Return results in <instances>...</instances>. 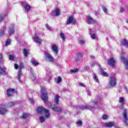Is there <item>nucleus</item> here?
<instances>
[{"label":"nucleus","instance_id":"obj_1","mask_svg":"<svg viewBox=\"0 0 128 128\" xmlns=\"http://www.w3.org/2000/svg\"><path fill=\"white\" fill-rule=\"evenodd\" d=\"M37 112L40 114H44L46 118H50V110L44 108V107H38L37 108Z\"/></svg>","mask_w":128,"mask_h":128},{"label":"nucleus","instance_id":"obj_2","mask_svg":"<svg viewBox=\"0 0 128 128\" xmlns=\"http://www.w3.org/2000/svg\"><path fill=\"white\" fill-rule=\"evenodd\" d=\"M16 104V103L14 102H10L8 104L7 106L6 104H4L2 106H0V114H6L8 112V110L6 109V108H12V106H14Z\"/></svg>","mask_w":128,"mask_h":128},{"label":"nucleus","instance_id":"obj_3","mask_svg":"<svg viewBox=\"0 0 128 128\" xmlns=\"http://www.w3.org/2000/svg\"><path fill=\"white\" fill-rule=\"evenodd\" d=\"M32 38L33 40V42H36L37 44H42V40L40 38V34H36L34 37Z\"/></svg>","mask_w":128,"mask_h":128},{"label":"nucleus","instance_id":"obj_4","mask_svg":"<svg viewBox=\"0 0 128 128\" xmlns=\"http://www.w3.org/2000/svg\"><path fill=\"white\" fill-rule=\"evenodd\" d=\"M41 92L42 94L41 98L44 102H48V94L46 92V89L42 88L41 89Z\"/></svg>","mask_w":128,"mask_h":128},{"label":"nucleus","instance_id":"obj_5","mask_svg":"<svg viewBox=\"0 0 128 128\" xmlns=\"http://www.w3.org/2000/svg\"><path fill=\"white\" fill-rule=\"evenodd\" d=\"M124 54H124V52H122V54L120 55V56L121 58V60L123 62L124 64L126 70H128V59H126V58H124Z\"/></svg>","mask_w":128,"mask_h":128},{"label":"nucleus","instance_id":"obj_6","mask_svg":"<svg viewBox=\"0 0 128 128\" xmlns=\"http://www.w3.org/2000/svg\"><path fill=\"white\" fill-rule=\"evenodd\" d=\"M109 84L110 86H114L116 84V76H110V78Z\"/></svg>","mask_w":128,"mask_h":128},{"label":"nucleus","instance_id":"obj_7","mask_svg":"<svg viewBox=\"0 0 128 128\" xmlns=\"http://www.w3.org/2000/svg\"><path fill=\"white\" fill-rule=\"evenodd\" d=\"M83 54L84 53L82 52H78L76 58V61L77 62H80L82 60Z\"/></svg>","mask_w":128,"mask_h":128},{"label":"nucleus","instance_id":"obj_8","mask_svg":"<svg viewBox=\"0 0 128 128\" xmlns=\"http://www.w3.org/2000/svg\"><path fill=\"white\" fill-rule=\"evenodd\" d=\"M108 64L109 66H110L112 68L116 66V60L114 58H110L108 60Z\"/></svg>","mask_w":128,"mask_h":128},{"label":"nucleus","instance_id":"obj_9","mask_svg":"<svg viewBox=\"0 0 128 128\" xmlns=\"http://www.w3.org/2000/svg\"><path fill=\"white\" fill-rule=\"evenodd\" d=\"M76 24V20H74L73 16H70L67 20L66 24Z\"/></svg>","mask_w":128,"mask_h":128},{"label":"nucleus","instance_id":"obj_10","mask_svg":"<svg viewBox=\"0 0 128 128\" xmlns=\"http://www.w3.org/2000/svg\"><path fill=\"white\" fill-rule=\"evenodd\" d=\"M14 94V89L9 88L6 90V94L8 96H12Z\"/></svg>","mask_w":128,"mask_h":128},{"label":"nucleus","instance_id":"obj_11","mask_svg":"<svg viewBox=\"0 0 128 128\" xmlns=\"http://www.w3.org/2000/svg\"><path fill=\"white\" fill-rule=\"evenodd\" d=\"M86 22L88 24H91L96 23V21H94V19H92V17L90 16H87L86 17Z\"/></svg>","mask_w":128,"mask_h":128},{"label":"nucleus","instance_id":"obj_12","mask_svg":"<svg viewBox=\"0 0 128 128\" xmlns=\"http://www.w3.org/2000/svg\"><path fill=\"white\" fill-rule=\"evenodd\" d=\"M52 14L54 16H58L60 14V10L58 8H56L52 12Z\"/></svg>","mask_w":128,"mask_h":128},{"label":"nucleus","instance_id":"obj_13","mask_svg":"<svg viewBox=\"0 0 128 128\" xmlns=\"http://www.w3.org/2000/svg\"><path fill=\"white\" fill-rule=\"evenodd\" d=\"M8 32L10 36L13 34L14 32V24H13L10 26Z\"/></svg>","mask_w":128,"mask_h":128},{"label":"nucleus","instance_id":"obj_14","mask_svg":"<svg viewBox=\"0 0 128 128\" xmlns=\"http://www.w3.org/2000/svg\"><path fill=\"white\" fill-rule=\"evenodd\" d=\"M21 4L22 5V6H24V9L27 12H28V10H30V6L28 4L24 2H22Z\"/></svg>","mask_w":128,"mask_h":128},{"label":"nucleus","instance_id":"obj_15","mask_svg":"<svg viewBox=\"0 0 128 128\" xmlns=\"http://www.w3.org/2000/svg\"><path fill=\"white\" fill-rule=\"evenodd\" d=\"M80 110H92V107L88 105H84V106H80Z\"/></svg>","mask_w":128,"mask_h":128},{"label":"nucleus","instance_id":"obj_16","mask_svg":"<svg viewBox=\"0 0 128 128\" xmlns=\"http://www.w3.org/2000/svg\"><path fill=\"white\" fill-rule=\"evenodd\" d=\"M128 114L126 113V110H124L123 111V116L125 120V124H128Z\"/></svg>","mask_w":128,"mask_h":128},{"label":"nucleus","instance_id":"obj_17","mask_svg":"<svg viewBox=\"0 0 128 128\" xmlns=\"http://www.w3.org/2000/svg\"><path fill=\"white\" fill-rule=\"evenodd\" d=\"M52 50L53 52H54L55 56H58V47L56 46L53 45L52 46Z\"/></svg>","mask_w":128,"mask_h":128},{"label":"nucleus","instance_id":"obj_18","mask_svg":"<svg viewBox=\"0 0 128 128\" xmlns=\"http://www.w3.org/2000/svg\"><path fill=\"white\" fill-rule=\"evenodd\" d=\"M52 110H54V112H56L58 114H60V112H62V108L52 106Z\"/></svg>","mask_w":128,"mask_h":128},{"label":"nucleus","instance_id":"obj_19","mask_svg":"<svg viewBox=\"0 0 128 128\" xmlns=\"http://www.w3.org/2000/svg\"><path fill=\"white\" fill-rule=\"evenodd\" d=\"M99 70H100V74H102L103 76H108V73H106V72H104V70L102 68V67H100L99 68Z\"/></svg>","mask_w":128,"mask_h":128},{"label":"nucleus","instance_id":"obj_20","mask_svg":"<svg viewBox=\"0 0 128 128\" xmlns=\"http://www.w3.org/2000/svg\"><path fill=\"white\" fill-rule=\"evenodd\" d=\"M45 56L49 60L50 62H54V58H52V56H50V54H49L45 53Z\"/></svg>","mask_w":128,"mask_h":128},{"label":"nucleus","instance_id":"obj_21","mask_svg":"<svg viewBox=\"0 0 128 128\" xmlns=\"http://www.w3.org/2000/svg\"><path fill=\"white\" fill-rule=\"evenodd\" d=\"M114 126V122H109L105 124V126H106V128H112Z\"/></svg>","mask_w":128,"mask_h":128},{"label":"nucleus","instance_id":"obj_22","mask_svg":"<svg viewBox=\"0 0 128 128\" xmlns=\"http://www.w3.org/2000/svg\"><path fill=\"white\" fill-rule=\"evenodd\" d=\"M122 46H126V48H128V41L124 39L122 41Z\"/></svg>","mask_w":128,"mask_h":128},{"label":"nucleus","instance_id":"obj_23","mask_svg":"<svg viewBox=\"0 0 128 128\" xmlns=\"http://www.w3.org/2000/svg\"><path fill=\"white\" fill-rule=\"evenodd\" d=\"M60 98V96L58 94L55 96L54 102L56 104H58Z\"/></svg>","mask_w":128,"mask_h":128},{"label":"nucleus","instance_id":"obj_24","mask_svg":"<svg viewBox=\"0 0 128 128\" xmlns=\"http://www.w3.org/2000/svg\"><path fill=\"white\" fill-rule=\"evenodd\" d=\"M6 67L0 66V74H6Z\"/></svg>","mask_w":128,"mask_h":128},{"label":"nucleus","instance_id":"obj_25","mask_svg":"<svg viewBox=\"0 0 128 128\" xmlns=\"http://www.w3.org/2000/svg\"><path fill=\"white\" fill-rule=\"evenodd\" d=\"M119 102L121 104L122 108H124V98L120 97L119 98Z\"/></svg>","mask_w":128,"mask_h":128},{"label":"nucleus","instance_id":"obj_26","mask_svg":"<svg viewBox=\"0 0 128 128\" xmlns=\"http://www.w3.org/2000/svg\"><path fill=\"white\" fill-rule=\"evenodd\" d=\"M6 26H4L2 28V30L0 31V36H4V30H6Z\"/></svg>","mask_w":128,"mask_h":128},{"label":"nucleus","instance_id":"obj_27","mask_svg":"<svg viewBox=\"0 0 128 128\" xmlns=\"http://www.w3.org/2000/svg\"><path fill=\"white\" fill-rule=\"evenodd\" d=\"M22 76V70H19L18 73V78L19 80V82H22L20 80V77Z\"/></svg>","mask_w":128,"mask_h":128},{"label":"nucleus","instance_id":"obj_28","mask_svg":"<svg viewBox=\"0 0 128 128\" xmlns=\"http://www.w3.org/2000/svg\"><path fill=\"white\" fill-rule=\"evenodd\" d=\"M23 54L26 58H28V50H26V49L23 50Z\"/></svg>","mask_w":128,"mask_h":128},{"label":"nucleus","instance_id":"obj_29","mask_svg":"<svg viewBox=\"0 0 128 128\" xmlns=\"http://www.w3.org/2000/svg\"><path fill=\"white\" fill-rule=\"evenodd\" d=\"M6 16V15L5 14H0V22H2V20H4Z\"/></svg>","mask_w":128,"mask_h":128},{"label":"nucleus","instance_id":"obj_30","mask_svg":"<svg viewBox=\"0 0 128 128\" xmlns=\"http://www.w3.org/2000/svg\"><path fill=\"white\" fill-rule=\"evenodd\" d=\"M30 116V114L24 113L22 114V118H28Z\"/></svg>","mask_w":128,"mask_h":128},{"label":"nucleus","instance_id":"obj_31","mask_svg":"<svg viewBox=\"0 0 128 128\" xmlns=\"http://www.w3.org/2000/svg\"><path fill=\"white\" fill-rule=\"evenodd\" d=\"M31 62L33 66H36L38 64V62H36V60H33L31 61Z\"/></svg>","mask_w":128,"mask_h":128},{"label":"nucleus","instance_id":"obj_32","mask_svg":"<svg viewBox=\"0 0 128 128\" xmlns=\"http://www.w3.org/2000/svg\"><path fill=\"white\" fill-rule=\"evenodd\" d=\"M94 78L95 82H98V84L100 82V81L98 80V76H96V74H94Z\"/></svg>","mask_w":128,"mask_h":128},{"label":"nucleus","instance_id":"obj_33","mask_svg":"<svg viewBox=\"0 0 128 128\" xmlns=\"http://www.w3.org/2000/svg\"><path fill=\"white\" fill-rule=\"evenodd\" d=\"M39 120H40V122L41 123L44 122V117L42 116H40Z\"/></svg>","mask_w":128,"mask_h":128},{"label":"nucleus","instance_id":"obj_34","mask_svg":"<svg viewBox=\"0 0 128 128\" xmlns=\"http://www.w3.org/2000/svg\"><path fill=\"white\" fill-rule=\"evenodd\" d=\"M60 36L61 38H62V40H66V36H64V33H60Z\"/></svg>","mask_w":128,"mask_h":128},{"label":"nucleus","instance_id":"obj_35","mask_svg":"<svg viewBox=\"0 0 128 128\" xmlns=\"http://www.w3.org/2000/svg\"><path fill=\"white\" fill-rule=\"evenodd\" d=\"M102 10L104 12V14H108V9L104 6H102Z\"/></svg>","mask_w":128,"mask_h":128},{"label":"nucleus","instance_id":"obj_36","mask_svg":"<svg viewBox=\"0 0 128 128\" xmlns=\"http://www.w3.org/2000/svg\"><path fill=\"white\" fill-rule=\"evenodd\" d=\"M18 68L19 70H22V69L24 68V63H20Z\"/></svg>","mask_w":128,"mask_h":128},{"label":"nucleus","instance_id":"obj_37","mask_svg":"<svg viewBox=\"0 0 128 128\" xmlns=\"http://www.w3.org/2000/svg\"><path fill=\"white\" fill-rule=\"evenodd\" d=\"M62 77L58 76V79H57V82L58 84H60V82H62Z\"/></svg>","mask_w":128,"mask_h":128},{"label":"nucleus","instance_id":"obj_38","mask_svg":"<svg viewBox=\"0 0 128 128\" xmlns=\"http://www.w3.org/2000/svg\"><path fill=\"white\" fill-rule=\"evenodd\" d=\"M91 38H92V40H96V35L95 34H91Z\"/></svg>","mask_w":128,"mask_h":128},{"label":"nucleus","instance_id":"obj_39","mask_svg":"<svg viewBox=\"0 0 128 128\" xmlns=\"http://www.w3.org/2000/svg\"><path fill=\"white\" fill-rule=\"evenodd\" d=\"M10 40L8 39L6 43V46H10Z\"/></svg>","mask_w":128,"mask_h":128},{"label":"nucleus","instance_id":"obj_40","mask_svg":"<svg viewBox=\"0 0 128 128\" xmlns=\"http://www.w3.org/2000/svg\"><path fill=\"white\" fill-rule=\"evenodd\" d=\"M76 124L79 126H82V121L79 120L78 121L76 122Z\"/></svg>","mask_w":128,"mask_h":128},{"label":"nucleus","instance_id":"obj_41","mask_svg":"<svg viewBox=\"0 0 128 128\" xmlns=\"http://www.w3.org/2000/svg\"><path fill=\"white\" fill-rule=\"evenodd\" d=\"M14 57L12 55H10L9 56V59L10 60H14Z\"/></svg>","mask_w":128,"mask_h":128},{"label":"nucleus","instance_id":"obj_42","mask_svg":"<svg viewBox=\"0 0 128 128\" xmlns=\"http://www.w3.org/2000/svg\"><path fill=\"white\" fill-rule=\"evenodd\" d=\"M79 44H84V40H80L79 41Z\"/></svg>","mask_w":128,"mask_h":128},{"label":"nucleus","instance_id":"obj_43","mask_svg":"<svg viewBox=\"0 0 128 128\" xmlns=\"http://www.w3.org/2000/svg\"><path fill=\"white\" fill-rule=\"evenodd\" d=\"M78 71V69H75V70H70V72H72V73H74V72H77Z\"/></svg>","mask_w":128,"mask_h":128},{"label":"nucleus","instance_id":"obj_44","mask_svg":"<svg viewBox=\"0 0 128 128\" xmlns=\"http://www.w3.org/2000/svg\"><path fill=\"white\" fill-rule=\"evenodd\" d=\"M98 64V62H92L90 63V66H94V64Z\"/></svg>","mask_w":128,"mask_h":128},{"label":"nucleus","instance_id":"obj_45","mask_svg":"<svg viewBox=\"0 0 128 128\" xmlns=\"http://www.w3.org/2000/svg\"><path fill=\"white\" fill-rule=\"evenodd\" d=\"M102 118L103 120H106V118H108V116L107 115H104L102 117Z\"/></svg>","mask_w":128,"mask_h":128},{"label":"nucleus","instance_id":"obj_46","mask_svg":"<svg viewBox=\"0 0 128 128\" xmlns=\"http://www.w3.org/2000/svg\"><path fill=\"white\" fill-rule=\"evenodd\" d=\"M46 28H48V30H50V27L48 26V24H46Z\"/></svg>","mask_w":128,"mask_h":128},{"label":"nucleus","instance_id":"obj_47","mask_svg":"<svg viewBox=\"0 0 128 128\" xmlns=\"http://www.w3.org/2000/svg\"><path fill=\"white\" fill-rule=\"evenodd\" d=\"M31 104H34V99L32 98H29Z\"/></svg>","mask_w":128,"mask_h":128},{"label":"nucleus","instance_id":"obj_48","mask_svg":"<svg viewBox=\"0 0 128 128\" xmlns=\"http://www.w3.org/2000/svg\"><path fill=\"white\" fill-rule=\"evenodd\" d=\"M14 68H16V70H18V64H15Z\"/></svg>","mask_w":128,"mask_h":128},{"label":"nucleus","instance_id":"obj_49","mask_svg":"<svg viewBox=\"0 0 128 128\" xmlns=\"http://www.w3.org/2000/svg\"><path fill=\"white\" fill-rule=\"evenodd\" d=\"M124 10V8H120V12H123Z\"/></svg>","mask_w":128,"mask_h":128},{"label":"nucleus","instance_id":"obj_50","mask_svg":"<svg viewBox=\"0 0 128 128\" xmlns=\"http://www.w3.org/2000/svg\"><path fill=\"white\" fill-rule=\"evenodd\" d=\"M84 70H90V66H86L84 68Z\"/></svg>","mask_w":128,"mask_h":128},{"label":"nucleus","instance_id":"obj_51","mask_svg":"<svg viewBox=\"0 0 128 128\" xmlns=\"http://www.w3.org/2000/svg\"><path fill=\"white\" fill-rule=\"evenodd\" d=\"M124 90H126V92H127V94H128V87L126 86H124Z\"/></svg>","mask_w":128,"mask_h":128},{"label":"nucleus","instance_id":"obj_52","mask_svg":"<svg viewBox=\"0 0 128 128\" xmlns=\"http://www.w3.org/2000/svg\"><path fill=\"white\" fill-rule=\"evenodd\" d=\"M90 58H91V60H94V58H95L94 56H90Z\"/></svg>","mask_w":128,"mask_h":128},{"label":"nucleus","instance_id":"obj_53","mask_svg":"<svg viewBox=\"0 0 128 128\" xmlns=\"http://www.w3.org/2000/svg\"><path fill=\"white\" fill-rule=\"evenodd\" d=\"M94 104H98V102L96 100L92 102Z\"/></svg>","mask_w":128,"mask_h":128},{"label":"nucleus","instance_id":"obj_54","mask_svg":"<svg viewBox=\"0 0 128 128\" xmlns=\"http://www.w3.org/2000/svg\"><path fill=\"white\" fill-rule=\"evenodd\" d=\"M80 86H84V84L83 83H80Z\"/></svg>","mask_w":128,"mask_h":128},{"label":"nucleus","instance_id":"obj_55","mask_svg":"<svg viewBox=\"0 0 128 128\" xmlns=\"http://www.w3.org/2000/svg\"><path fill=\"white\" fill-rule=\"evenodd\" d=\"M2 54H0V60H2Z\"/></svg>","mask_w":128,"mask_h":128},{"label":"nucleus","instance_id":"obj_56","mask_svg":"<svg viewBox=\"0 0 128 128\" xmlns=\"http://www.w3.org/2000/svg\"><path fill=\"white\" fill-rule=\"evenodd\" d=\"M87 94H88V96H90V92H87Z\"/></svg>","mask_w":128,"mask_h":128},{"label":"nucleus","instance_id":"obj_57","mask_svg":"<svg viewBox=\"0 0 128 128\" xmlns=\"http://www.w3.org/2000/svg\"><path fill=\"white\" fill-rule=\"evenodd\" d=\"M34 82H35V80H34Z\"/></svg>","mask_w":128,"mask_h":128},{"label":"nucleus","instance_id":"obj_58","mask_svg":"<svg viewBox=\"0 0 128 128\" xmlns=\"http://www.w3.org/2000/svg\"><path fill=\"white\" fill-rule=\"evenodd\" d=\"M48 82H50V80H48Z\"/></svg>","mask_w":128,"mask_h":128}]
</instances>
